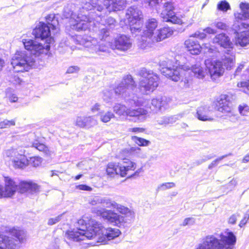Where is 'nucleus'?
<instances>
[{"mask_svg":"<svg viewBox=\"0 0 249 249\" xmlns=\"http://www.w3.org/2000/svg\"><path fill=\"white\" fill-rule=\"evenodd\" d=\"M79 228L68 230L65 233V237L74 242H79L85 239H92L98 235V242L103 244L107 243L109 240L118 237L121 232L120 230L112 228H103L102 224L93 219L83 216L78 221Z\"/></svg>","mask_w":249,"mask_h":249,"instance_id":"nucleus-1","label":"nucleus"},{"mask_svg":"<svg viewBox=\"0 0 249 249\" xmlns=\"http://www.w3.org/2000/svg\"><path fill=\"white\" fill-rule=\"evenodd\" d=\"M46 23L43 21L39 22L32 32L35 37L45 41L46 45L44 46L41 43L37 42L32 39H23L22 43L25 49L31 54L38 56L44 53V50H48L53 38L51 35V30L56 29L58 21L55 18L54 14H49L46 17Z\"/></svg>","mask_w":249,"mask_h":249,"instance_id":"nucleus-2","label":"nucleus"},{"mask_svg":"<svg viewBox=\"0 0 249 249\" xmlns=\"http://www.w3.org/2000/svg\"><path fill=\"white\" fill-rule=\"evenodd\" d=\"M125 5V0H104L103 5L99 0H89V1H86L83 5V8L87 10L96 9L97 13L95 14L101 13L100 18H98V21H96L101 22L105 26L100 29L99 37L101 40L106 41L110 35V29L114 28L117 24L116 20L111 17L103 19L104 16L102 12L105 10L104 6H106L107 10L110 12L120 11L124 8Z\"/></svg>","mask_w":249,"mask_h":249,"instance_id":"nucleus-3","label":"nucleus"},{"mask_svg":"<svg viewBox=\"0 0 249 249\" xmlns=\"http://www.w3.org/2000/svg\"><path fill=\"white\" fill-rule=\"evenodd\" d=\"M137 90V85L132 76L131 75H127L112 91H106L104 93L103 99L107 102H109V100L113 98L112 92H114L117 98L124 99L125 102L131 107L142 106H143V98L135 94V92Z\"/></svg>","mask_w":249,"mask_h":249,"instance_id":"nucleus-4","label":"nucleus"},{"mask_svg":"<svg viewBox=\"0 0 249 249\" xmlns=\"http://www.w3.org/2000/svg\"><path fill=\"white\" fill-rule=\"evenodd\" d=\"M240 12L234 13V16L236 20L233 25L235 34V44L242 47L249 44V3L242 2L239 4Z\"/></svg>","mask_w":249,"mask_h":249,"instance_id":"nucleus-5","label":"nucleus"},{"mask_svg":"<svg viewBox=\"0 0 249 249\" xmlns=\"http://www.w3.org/2000/svg\"><path fill=\"white\" fill-rule=\"evenodd\" d=\"M161 73L172 81L177 82L180 79V70L184 71H191L195 77L199 79H203L205 77L203 68L199 64L191 65L189 63L181 64L178 60H176L174 65L172 62L168 60L163 61L160 64Z\"/></svg>","mask_w":249,"mask_h":249,"instance_id":"nucleus-6","label":"nucleus"},{"mask_svg":"<svg viewBox=\"0 0 249 249\" xmlns=\"http://www.w3.org/2000/svg\"><path fill=\"white\" fill-rule=\"evenodd\" d=\"M220 239L214 235L205 237L202 243L199 244L195 249H234L237 241L235 234L228 229L220 234Z\"/></svg>","mask_w":249,"mask_h":249,"instance_id":"nucleus-7","label":"nucleus"},{"mask_svg":"<svg viewBox=\"0 0 249 249\" xmlns=\"http://www.w3.org/2000/svg\"><path fill=\"white\" fill-rule=\"evenodd\" d=\"M5 187L4 197H12L17 191L21 194L29 192L32 194L39 192L40 186L32 181L21 180L18 184L9 177H4Z\"/></svg>","mask_w":249,"mask_h":249,"instance_id":"nucleus-8","label":"nucleus"},{"mask_svg":"<svg viewBox=\"0 0 249 249\" xmlns=\"http://www.w3.org/2000/svg\"><path fill=\"white\" fill-rule=\"evenodd\" d=\"M101 16V13L95 14V12H89L88 15H84L82 19L78 16L76 19L71 21V28L77 32L87 30L94 31L96 30L95 21H98V18H100Z\"/></svg>","mask_w":249,"mask_h":249,"instance_id":"nucleus-9","label":"nucleus"},{"mask_svg":"<svg viewBox=\"0 0 249 249\" xmlns=\"http://www.w3.org/2000/svg\"><path fill=\"white\" fill-rule=\"evenodd\" d=\"M9 231L14 238L0 234V249H18L25 239L24 231L15 227L10 229Z\"/></svg>","mask_w":249,"mask_h":249,"instance_id":"nucleus-10","label":"nucleus"},{"mask_svg":"<svg viewBox=\"0 0 249 249\" xmlns=\"http://www.w3.org/2000/svg\"><path fill=\"white\" fill-rule=\"evenodd\" d=\"M139 75L142 79L140 82V90L145 94L153 92L158 86L159 77L151 71L145 68H142L139 71Z\"/></svg>","mask_w":249,"mask_h":249,"instance_id":"nucleus-11","label":"nucleus"},{"mask_svg":"<svg viewBox=\"0 0 249 249\" xmlns=\"http://www.w3.org/2000/svg\"><path fill=\"white\" fill-rule=\"evenodd\" d=\"M125 18L131 33L137 36L142 31L143 22L142 12L137 6H131L126 11Z\"/></svg>","mask_w":249,"mask_h":249,"instance_id":"nucleus-12","label":"nucleus"},{"mask_svg":"<svg viewBox=\"0 0 249 249\" xmlns=\"http://www.w3.org/2000/svg\"><path fill=\"white\" fill-rule=\"evenodd\" d=\"M124 165H119L114 162H110L107 165L106 172L111 177L119 175L122 177H125L129 170L134 171L136 168V163L128 159H123Z\"/></svg>","mask_w":249,"mask_h":249,"instance_id":"nucleus-13","label":"nucleus"},{"mask_svg":"<svg viewBox=\"0 0 249 249\" xmlns=\"http://www.w3.org/2000/svg\"><path fill=\"white\" fill-rule=\"evenodd\" d=\"M175 8V4L173 2L168 1L164 3L163 10L160 14L163 21L178 25L187 24V20L185 19V15H181V18L177 16L174 12Z\"/></svg>","mask_w":249,"mask_h":249,"instance_id":"nucleus-14","label":"nucleus"},{"mask_svg":"<svg viewBox=\"0 0 249 249\" xmlns=\"http://www.w3.org/2000/svg\"><path fill=\"white\" fill-rule=\"evenodd\" d=\"M97 214L102 216L110 224L120 228H124L126 221L124 217L111 210L101 208L97 210Z\"/></svg>","mask_w":249,"mask_h":249,"instance_id":"nucleus-15","label":"nucleus"},{"mask_svg":"<svg viewBox=\"0 0 249 249\" xmlns=\"http://www.w3.org/2000/svg\"><path fill=\"white\" fill-rule=\"evenodd\" d=\"M231 97L227 94H221L217 99L216 104L218 111L223 113H228L229 115H233V107L231 102Z\"/></svg>","mask_w":249,"mask_h":249,"instance_id":"nucleus-16","label":"nucleus"},{"mask_svg":"<svg viewBox=\"0 0 249 249\" xmlns=\"http://www.w3.org/2000/svg\"><path fill=\"white\" fill-rule=\"evenodd\" d=\"M206 68L212 78L221 76L225 71L221 62L219 60L211 62L209 65L206 64Z\"/></svg>","mask_w":249,"mask_h":249,"instance_id":"nucleus-17","label":"nucleus"},{"mask_svg":"<svg viewBox=\"0 0 249 249\" xmlns=\"http://www.w3.org/2000/svg\"><path fill=\"white\" fill-rule=\"evenodd\" d=\"M213 43L217 44L221 47L228 49L227 54H230L233 49V44L229 37L224 33L216 35L213 38Z\"/></svg>","mask_w":249,"mask_h":249,"instance_id":"nucleus-18","label":"nucleus"},{"mask_svg":"<svg viewBox=\"0 0 249 249\" xmlns=\"http://www.w3.org/2000/svg\"><path fill=\"white\" fill-rule=\"evenodd\" d=\"M115 49L125 51L129 49L132 46L130 38L126 35L120 34L114 40Z\"/></svg>","mask_w":249,"mask_h":249,"instance_id":"nucleus-19","label":"nucleus"},{"mask_svg":"<svg viewBox=\"0 0 249 249\" xmlns=\"http://www.w3.org/2000/svg\"><path fill=\"white\" fill-rule=\"evenodd\" d=\"M31 60V57L28 56L24 52H21L17 53L12 58L11 64L15 69L16 67L24 68L29 64Z\"/></svg>","mask_w":249,"mask_h":249,"instance_id":"nucleus-20","label":"nucleus"},{"mask_svg":"<svg viewBox=\"0 0 249 249\" xmlns=\"http://www.w3.org/2000/svg\"><path fill=\"white\" fill-rule=\"evenodd\" d=\"M112 207L116 209L120 213L125 215L129 221L132 220L135 218V213L133 211L130 210L128 208L117 203L114 201L110 202L109 207Z\"/></svg>","mask_w":249,"mask_h":249,"instance_id":"nucleus-21","label":"nucleus"},{"mask_svg":"<svg viewBox=\"0 0 249 249\" xmlns=\"http://www.w3.org/2000/svg\"><path fill=\"white\" fill-rule=\"evenodd\" d=\"M158 21L155 18L148 19L145 22V29L143 30V36L150 38L155 34L154 31L158 25Z\"/></svg>","mask_w":249,"mask_h":249,"instance_id":"nucleus-22","label":"nucleus"},{"mask_svg":"<svg viewBox=\"0 0 249 249\" xmlns=\"http://www.w3.org/2000/svg\"><path fill=\"white\" fill-rule=\"evenodd\" d=\"M184 45L187 51L193 55H197L201 52V47L196 38H193L186 40Z\"/></svg>","mask_w":249,"mask_h":249,"instance_id":"nucleus-23","label":"nucleus"},{"mask_svg":"<svg viewBox=\"0 0 249 249\" xmlns=\"http://www.w3.org/2000/svg\"><path fill=\"white\" fill-rule=\"evenodd\" d=\"M173 34V30L169 27H163L158 29L153 35V39L160 42L169 37Z\"/></svg>","mask_w":249,"mask_h":249,"instance_id":"nucleus-24","label":"nucleus"},{"mask_svg":"<svg viewBox=\"0 0 249 249\" xmlns=\"http://www.w3.org/2000/svg\"><path fill=\"white\" fill-rule=\"evenodd\" d=\"M166 98L165 96H162L159 98H154L151 100V106L150 107L151 109L154 111H161L162 108L165 109L167 106Z\"/></svg>","mask_w":249,"mask_h":249,"instance_id":"nucleus-25","label":"nucleus"},{"mask_svg":"<svg viewBox=\"0 0 249 249\" xmlns=\"http://www.w3.org/2000/svg\"><path fill=\"white\" fill-rule=\"evenodd\" d=\"M147 113L148 112L146 110L141 107L136 109H129L127 112L128 115L136 117L141 121L144 120L146 118Z\"/></svg>","mask_w":249,"mask_h":249,"instance_id":"nucleus-26","label":"nucleus"},{"mask_svg":"<svg viewBox=\"0 0 249 249\" xmlns=\"http://www.w3.org/2000/svg\"><path fill=\"white\" fill-rule=\"evenodd\" d=\"M182 116V114H178L170 116H163L158 120L157 122L159 124H168L175 123L177 120L181 118Z\"/></svg>","mask_w":249,"mask_h":249,"instance_id":"nucleus-27","label":"nucleus"},{"mask_svg":"<svg viewBox=\"0 0 249 249\" xmlns=\"http://www.w3.org/2000/svg\"><path fill=\"white\" fill-rule=\"evenodd\" d=\"M12 162L16 168H23L28 164V160L24 155H19L14 158Z\"/></svg>","mask_w":249,"mask_h":249,"instance_id":"nucleus-28","label":"nucleus"},{"mask_svg":"<svg viewBox=\"0 0 249 249\" xmlns=\"http://www.w3.org/2000/svg\"><path fill=\"white\" fill-rule=\"evenodd\" d=\"M209 112L206 107H200L197 109L196 117L199 120L202 121H212L213 119L209 116Z\"/></svg>","mask_w":249,"mask_h":249,"instance_id":"nucleus-29","label":"nucleus"},{"mask_svg":"<svg viewBox=\"0 0 249 249\" xmlns=\"http://www.w3.org/2000/svg\"><path fill=\"white\" fill-rule=\"evenodd\" d=\"M214 34L216 33V30L211 27H208L203 30V32L196 31L194 34V38H197L200 39H204L206 37V34Z\"/></svg>","mask_w":249,"mask_h":249,"instance_id":"nucleus-30","label":"nucleus"},{"mask_svg":"<svg viewBox=\"0 0 249 249\" xmlns=\"http://www.w3.org/2000/svg\"><path fill=\"white\" fill-rule=\"evenodd\" d=\"M111 200L95 196L93 197L90 201V204L92 205H95L98 204H101L104 207H109Z\"/></svg>","mask_w":249,"mask_h":249,"instance_id":"nucleus-31","label":"nucleus"},{"mask_svg":"<svg viewBox=\"0 0 249 249\" xmlns=\"http://www.w3.org/2000/svg\"><path fill=\"white\" fill-rule=\"evenodd\" d=\"M221 62L222 64V66H224L227 70H231L235 64V60L232 56H225Z\"/></svg>","mask_w":249,"mask_h":249,"instance_id":"nucleus-32","label":"nucleus"},{"mask_svg":"<svg viewBox=\"0 0 249 249\" xmlns=\"http://www.w3.org/2000/svg\"><path fill=\"white\" fill-rule=\"evenodd\" d=\"M230 9V4L226 0H221L217 4V10L219 11L226 13Z\"/></svg>","mask_w":249,"mask_h":249,"instance_id":"nucleus-33","label":"nucleus"},{"mask_svg":"<svg viewBox=\"0 0 249 249\" xmlns=\"http://www.w3.org/2000/svg\"><path fill=\"white\" fill-rule=\"evenodd\" d=\"M131 139L140 146H146L151 143L149 140L136 136H132Z\"/></svg>","mask_w":249,"mask_h":249,"instance_id":"nucleus-34","label":"nucleus"},{"mask_svg":"<svg viewBox=\"0 0 249 249\" xmlns=\"http://www.w3.org/2000/svg\"><path fill=\"white\" fill-rule=\"evenodd\" d=\"M32 146L35 148L39 151L43 152L47 154L48 151V148L45 144L39 142L38 140H35L32 143Z\"/></svg>","mask_w":249,"mask_h":249,"instance_id":"nucleus-35","label":"nucleus"},{"mask_svg":"<svg viewBox=\"0 0 249 249\" xmlns=\"http://www.w3.org/2000/svg\"><path fill=\"white\" fill-rule=\"evenodd\" d=\"M213 157V156H212L211 155L202 156L200 158V159H197L193 162L191 164V167H194L195 166H198L202 164L203 162L206 161L207 160L212 159Z\"/></svg>","mask_w":249,"mask_h":249,"instance_id":"nucleus-36","label":"nucleus"},{"mask_svg":"<svg viewBox=\"0 0 249 249\" xmlns=\"http://www.w3.org/2000/svg\"><path fill=\"white\" fill-rule=\"evenodd\" d=\"M113 110L116 114L121 115L125 112V107L123 105L117 104L114 106Z\"/></svg>","mask_w":249,"mask_h":249,"instance_id":"nucleus-37","label":"nucleus"},{"mask_svg":"<svg viewBox=\"0 0 249 249\" xmlns=\"http://www.w3.org/2000/svg\"><path fill=\"white\" fill-rule=\"evenodd\" d=\"M231 155V153H229V154L225 155L217 158L216 159L213 161L210 164H209L208 166V169L210 170L212 169L214 167H215L218 165L220 161H221L224 158H226L227 156Z\"/></svg>","mask_w":249,"mask_h":249,"instance_id":"nucleus-38","label":"nucleus"},{"mask_svg":"<svg viewBox=\"0 0 249 249\" xmlns=\"http://www.w3.org/2000/svg\"><path fill=\"white\" fill-rule=\"evenodd\" d=\"M114 116V114L112 112L107 111L105 114L100 115V119L103 122L107 123Z\"/></svg>","mask_w":249,"mask_h":249,"instance_id":"nucleus-39","label":"nucleus"},{"mask_svg":"<svg viewBox=\"0 0 249 249\" xmlns=\"http://www.w3.org/2000/svg\"><path fill=\"white\" fill-rule=\"evenodd\" d=\"M238 111L242 115H246L247 113L249 112V107L247 104L239 105L238 107Z\"/></svg>","mask_w":249,"mask_h":249,"instance_id":"nucleus-40","label":"nucleus"},{"mask_svg":"<svg viewBox=\"0 0 249 249\" xmlns=\"http://www.w3.org/2000/svg\"><path fill=\"white\" fill-rule=\"evenodd\" d=\"M15 124V121L13 120L8 121L7 120H4L0 122V129L7 128L12 125Z\"/></svg>","mask_w":249,"mask_h":249,"instance_id":"nucleus-41","label":"nucleus"},{"mask_svg":"<svg viewBox=\"0 0 249 249\" xmlns=\"http://www.w3.org/2000/svg\"><path fill=\"white\" fill-rule=\"evenodd\" d=\"M213 25L218 29L226 30L228 26L225 23L221 21H215Z\"/></svg>","mask_w":249,"mask_h":249,"instance_id":"nucleus-42","label":"nucleus"},{"mask_svg":"<svg viewBox=\"0 0 249 249\" xmlns=\"http://www.w3.org/2000/svg\"><path fill=\"white\" fill-rule=\"evenodd\" d=\"M88 119V118L78 117L76 121V125L80 127H84L86 126V121Z\"/></svg>","mask_w":249,"mask_h":249,"instance_id":"nucleus-43","label":"nucleus"},{"mask_svg":"<svg viewBox=\"0 0 249 249\" xmlns=\"http://www.w3.org/2000/svg\"><path fill=\"white\" fill-rule=\"evenodd\" d=\"M63 214H59L57 216L54 217V218H51L49 219L48 221V224L49 225H53L59 221H60L62 218Z\"/></svg>","mask_w":249,"mask_h":249,"instance_id":"nucleus-44","label":"nucleus"},{"mask_svg":"<svg viewBox=\"0 0 249 249\" xmlns=\"http://www.w3.org/2000/svg\"><path fill=\"white\" fill-rule=\"evenodd\" d=\"M239 87L244 89V90L245 93L249 94V81H242L238 84Z\"/></svg>","mask_w":249,"mask_h":249,"instance_id":"nucleus-45","label":"nucleus"},{"mask_svg":"<svg viewBox=\"0 0 249 249\" xmlns=\"http://www.w3.org/2000/svg\"><path fill=\"white\" fill-rule=\"evenodd\" d=\"M195 222V219L193 217H188L186 218L182 224L181 226H186L189 225H193Z\"/></svg>","mask_w":249,"mask_h":249,"instance_id":"nucleus-46","label":"nucleus"},{"mask_svg":"<svg viewBox=\"0 0 249 249\" xmlns=\"http://www.w3.org/2000/svg\"><path fill=\"white\" fill-rule=\"evenodd\" d=\"M249 219V210H248L244 215V218L240 221L239 226L240 228H242L247 223L248 220Z\"/></svg>","mask_w":249,"mask_h":249,"instance_id":"nucleus-47","label":"nucleus"},{"mask_svg":"<svg viewBox=\"0 0 249 249\" xmlns=\"http://www.w3.org/2000/svg\"><path fill=\"white\" fill-rule=\"evenodd\" d=\"M75 188L76 189L86 191H91L92 190L91 187L85 184L76 185Z\"/></svg>","mask_w":249,"mask_h":249,"instance_id":"nucleus-48","label":"nucleus"},{"mask_svg":"<svg viewBox=\"0 0 249 249\" xmlns=\"http://www.w3.org/2000/svg\"><path fill=\"white\" fill-rule=\"evenodd\" d=\"M175 184L173 182H167L162 183L158 187V189H160L163 190L167 189H169L175 187Z\"/></svg>","mask_w":249,"mask_h":249,"instance_id":"nucleus-49","label":"nucleus"},{"mask_svg":"<svg viewBox=\"0 0 249 249\" xmlns=\"http://www.w3.org/2000/svg\"><path fill=\"white\" fill-rule=\"evenodd\" d=\"M240 216V214L235 213L232 214L229 218L228 223L231 225H234L237 221V218Z\"/></svg>","mask_w":249,"mask_h":249,"instance_id":"nucleus-50","label":"nucleus"},{"mask_svg":"<svg viewBox=\"0 0 249 249\" xmlns=\"http://www.w3.org/2000/svg\"><path fill=\"white\" fill-rule=\"evenodd\" d=\"M143 172V170L142 167H141L138 170H137L134 173L129 176L127 178H135L137 177H139L140 174L142 172Z\"/></svg>","mask_w":249,"mask_h":249,"instance_id":"nucleus-51","label":"nucleus"},{"mask_svg":"<svg viewBox=\"0 0 249 249\" xmlns=\"http://www.w3.org/2000/svg\"><path fill=\"white\" fill-rule=\"evenodd\" d=\"M7 95L9 99V101L11 103H15L17 102L18 100V97L15 93H7Z\"/></svg>","mask_w":249,"mask_h":249,"instance_id":"nucleus-52","label":"nucleus"},{"mask_svg":"<svg viewBox=\"0 0 249 249\" xmlns=\"http://www.w3.org/2000/svg\"><path fill=\"white\" fill-rule=\"evenodd\" d=\"M144 3L147 4L150 7H153L157 5L159 0H142Z\"/></svg>","mask_w":249,"mask_h":249,"instance_id":"nucleus-53","label":"nucleus"},{"mask_svg":"<svg viewBox=\"0 0 249 249\" xmlns=\"http://www.w3.org/2000/svg\"><path fill=\"white\" fill-rule=\"evenodd\" d=\"M79 70L80 69L78 66H71L67 69L66 72L67 73H77Z\"/></svg>","mask_w":249,"mask_h":249,"instance_id":"nucleus-54","label":"nucleus"},{"mask_svg":"<svg viewBox=\"0 0 249 249\" xmlns=\"http://www.w3.org/2000/svg\"><path fill=\"white\" fill-rule=\"evenodd\" d=\"M34 159V160H33L34 165V166H38L41 162V158L39 157H36Z\"/></svg>","mask_w":249,"mask_h":249,"instance_id":"nucleus-55","label":"nucleus"},{"mask_svg":"<svg viewBox=\"0 0 249 249\" xmlns=\"http://www.w3.org/2000/svg\"><path fill=\"white\" fill-rule=\"evenodd\" d=\"M144 129L140 127H133L132 128V132L137 133V132H143Z\"/></svg>","mask_w":249,"mask_h":249,"instance_id":"nucleus-56","label":"nucleus"},{"mask_svg":"<svg viewBox=\"0 0 249 249\" xmlns=\"http://www.w3.org/2000/svg\"><path fill=\"white\" fill-rule=\"evenodd\" d=\"M86 1H89V0H83V1L82 2L83 4H82V9H81V11H82V10H83V12H84V10H86L87 11H90V12H93L96 13V12H97L96 9H95L94 10V9H92V10H87L86 9L83 8V6L86 3Z\"/></svg>","mask_w":249,"mask_h":249,"instance_id":"nucleus-57","label":"nucleus"},{"mask_svg":"<svg viewBox=\"0 0 249 249\" xmlns=\"http://www.w3.org/2000/svg\"><path fill=\"white\" fill-rule=\"evenodd\" d=\"M244 67V66L243 65H239L237 68V69H236L235 71V75H238V73L240 72L242 69Z\"/></svg>","mask_w":249,"mask_h":249,"instance_id":"nucleus-58","label":"nucleus"},{"mask_svg":"<svg viewBox=\"0 0 249 249\" xmlns=\"http://www.w3.org/2000/svg\"><path fill=\"white\" fill-rule=\"evenodd\" d=\"M249 161V153L247 154L243 159V162L247 163Z\"/></svg>","mask_w":249,"mask_h":249,"instance_id":"nucleus-59","label":"nucleus"},{"mask_svg":"<svg viewBox=\"0 0 249 249\" xmlns=\"http://www.w3.org/2000/svg\"><path fill=\"white\" fill-rule=\"evenodd\" d=\"M99 105L98 104H96L91 108L92 112L98 111L99 110Z\"/></svg>","mask_w":249,"mask_h":249,"instance_id":"nucleus-60","label":"nucleus"},{"mask_svg":"<svg viewBox=\"0 0 249 249\" xmlns=\"http://www.w3.org/2000/svg\"><path fill=\"white\" fill-rule=\"evenodd\" d=\"M4 197L3 188L0 185V198Z\"/></svg>","mask_w":249,"mask_h":249,"instance_id":"nucleus-61","label":"nucleus"},{"mask_svg":"<svg viewBox=\"0 0 249 249\" xmlns=\"http://www.w3.org/2000/svg\"><path fill=\"white\" fill-rule=\"evenodd\" d=\"M4 61L3 59L0 58V71L2 70V67L4 66Z\"/></svg>","mask_w":249,"mask_h":249,"instance_id":"nucleus-62","label":"nucleus"},{"mask_svg":"<svg viewBox=\"0 0 249 249\" xmlns=\"http://www.w3.org/2000/svg\"><path fill=\"white\" fill-rule=\"evenodd\" d=\"M83 175L82 174H79L76 175L74 177V180H77L79 179L80 178H81L83 177Z\"/></svg>","mask_w":249,"mask_h":249,"instance_id":"nucleus-63","label":"nucleus"},{"mask_svg":"<svg viewBox=\"0 0 249 249\" xmlns=\"http://www.w3.org/2000/svg\"><path fill=\"white\" fill-rule=\"evenodd\" d=\"M52 174L51 175V177H53L55 175H57L56 173H55V171H52Z\"/></svg>","mask_w":249,"mask_h":249,"instance_id":"nucleus-64","label":"nucleus"}]
</instances>
